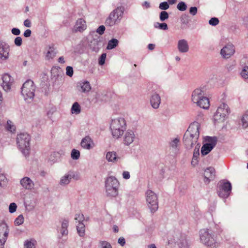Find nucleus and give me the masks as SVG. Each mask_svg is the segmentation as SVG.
I'll return each instance as SVG.
<instances>
[{
  "mask_svg": "<svg viewBox=\"0 0 248 248\" xmlns=\"http://www.w3.org/2000/svg\"><path fill=\"white\" fill-rule=\"evenodd\" d=\"M2 80L1 85L3 89L6 92L10 91L14 81L13 78L8 74H4L2 77Z\"/></svg>",
  "mask_w": 248,
  "mask_h": 248,
  "instance_id": "9b49d317",
  "label": "nucleus"
},
{
  "mask_svg": "<svg viewBox=\"0 0 248 248\" xmlns=\"http://www.w3.org/2000/svg\"><path fill=\"white\" fill-rule=\"evenodd\" d=\"M180 142V140L176 138L173 140H172L170 143V145L172 150V151L175 153L176 154L178 152L179 149L178 148V146Z\"/></svg>",
  "mask_w": 248,
  "mask_h": 248,
  "instance_id": "c756f323",
  "label": "nucleus"
},
{
  "mask_svg": "<svg viewBox=\"0 0 248 248\" xmlns=\"http://www.w3.org/2000/svg\"><path fill=\"white\" fill-rule=\"evenodd\" d=\"M204 182L205 184H209L211 180H214L215 177V170L213 167L207 168L204 174Z\"/></svg>",
  "mask_w": 248,
  "mask_h": 248,
  "instance_id": "4468645a",
  "label": "nucleus"
},
{
  "mask_svg": "<svg viewBox=\"0 0 248 248\" xmlns=\"http://www.w3.org/2000/svg\"><path fill=\"white\" fill-rule=\"evenodd\" d=\"M183 143L187 150L191 149L193 145L197 144L198 141H194L191 138L188 137H186L185 136L183 137Z\"/></svg>",
  "mask_w": 248,
  "mask_h": 248,
  "instance_id": "bb28decb",
  "label": "nucleus"
},
{
  "mask_svg": "<svg viewBox=\"0 0 248 248\" xmlns=\"http://www.w3.org/2000/svg\"><path fill=\"white\" fill-rule=\"evenodd\" d=\"M9 46L5 42L0 41V58L2 60H7L9 57Z\"/></svg>",
  "mask_w": 248,
  "mask_h": 248,
  "instance_id": "ddd939ff",
  "label": "nucleus"
},
{
  "mask_svg": "<svg viewBox=\"0 0 248 248\" xmlns=\"http://www.w3.org/2000/svg\"><path fill=\"white\" fill-rule=\"evenodd\" d=\"M159 8L161 10H166L169 8V3L167 1L161 2L159 4Z\"/></svg>",
  "mask_w": 248,
  "mask_h": 248,
  "instance_id": "3c124183",
  "label": "nucleus"
},
{
  "mask_svg": "<svg viewBox=\"0 0 248 248\" xmlns=\"http://www.w3.org/2000/svg\"><path fill=\"white\" fill-rule=\"evenodd\" d=\"M24 248H34V244L31 241L26 240L24 243Z\"/></svg>",
  "mask_w": 248,
  "mask_h": 248,
  "instance_id": "bf43d9fd",
  "label": "nucleus"
},
{
  "mask_svg": "<svg viewBox=\"0 0 248 248\" xmlns=\"http://www.w3.org/2000/svg\"><path fill=\"white\" fill-rule=\"evenodd\" d=\"M234 52V46L232 44H228L221 49L220 54L224 58L227 59L232 56Z\"/></svg>",
  "mask_w": 248,
  "mask_h": 248,
  "instance_id": "f8f14e48",
  "label": "nucleus"
},
{
  "mask_svg": "<svg viewBox=\"0 0 248 248\" xmlns=\"http://www.w3.org/2000/svg\"><path fill=\"white\" fill-rule=\"evenodd\" d=\"M68 226V220L67 219H64L62 223V229H67Z\"/></svg>",
  "mask_w": 248,
  "mask_h": 248,
  "instance_id": "0e129e2a",
  "label": "nucleus"
},
{
  "mask_svg": "<svg viewBox=\"0 0 248 248\" xmlns=\"http://www.w3.org/2000/svg\"><path fill=\"white\" fill-rule=\"evenodd\" d=\"M205 140L206 141L205 143L206 144H208L213 148L216 146L217 141V139L216 137L207 136L205 138Z\"/></svg>",
  "mask_w": 248,
  "mask_h": 248,
  "instance_id": "7c9ffc66",
  "label": "nucleus"
},
{
  "mask_svg": "<svg viewBox=\"0 0 248 248\" xmlns=\"http://www.w3.org/2000/svg\"><path fill=\"white\" fill-rule=\"evenodd\" d=\"M9 232L8 226L2 221L0 222V248H3Z\"/></svg>",
  "mask_w": 248,
  "mask_h": 248,
  "instance_id": "9d476101",
  "label": "nucleus"
},
{
  "mask_svg": "<svg viewBox=\"0 0 248 248\" xmlns=\"http://www.w3.org/2000/svg\"><path fill=\"white\" fill-rule=\"evenodd\" d=\"M15 45L17 46H20L22 44V39L21 37H16L14 40Z\"/></svg>",
  "mask_w": 248,
  "mask_h": 248,
  "instance_id": "4d7b16f0",
  "label": "nucleus"
},
{
  "mask_svg": "<svg viewBox=\"0 0 248 248\" xmlns=\"http://www.w3.org/2000/svg\"><path fill=\"white\" fill-rule=\"evenodd\" d=\"M75 219L78 222V223H83V221L85 219L84 215L81 214H76L75 215Z\"/></svg>",
  "mask_w": 248,
  "mask_h": 248,
  "instance_id": "8fccbe9b",
  "label": "nucleus"
},
{
  "mask_svg": "<svg viewBox=\"0 0 248 248\" xmlns=\"http://www.w3.org/2000/svg\"><path fill=\"white\" fill-rule=\"evenodd\" d=\"M66 74L67 76L72 77L73 75V69L72 66H68L66 68Z\"/></svg>",
  "mask_w": 248,
  "mask_h": 248,
  "instance_id": "6e6d98bb",
  "label": "nucleus"
},
{
  "mask_svg": "<svg viewBox=\"0 0 248 248\" xmlns=\"http://www.w3.org/2000/svg\"><path fill=\"white\" fill-rule=\"evenodd\" d=\"M100 245L101 248H112L110 244L105 241H100Z\"/></svg>",
  "mask_w": 248,
  "mask_h": 248,
  "instance_id": "864d4df0",
  "label": "nucleus"
},
{
  "mask_svg": "<svg viewBox=\"0 0 248 248\" xmlns=\"http://www.w3.org/2000/svg\"><path fill=\"white\" fill-rule=\"evenodd\" d=\"M161 102L160 97L158 94L154 93L150 97V103L152 107L155 109L159 108Z\"/></svg>",
  "mask_w": 248,
  "mask_h": 248,
  "instance_id": "412c9836",
  "label": "nucleus"
},
{
  "mask_svg": "<svg viewBox=\"0 0 248 248\" xmlns=\"http://www.w3.org/2000/svg\"><path fill=\"white\" fill-rule=\"evenodd\" d=\"M111 187H119V183L117 179L114 176H109L107 178L105 181V186Z\"/></svg>",
  "mask_w": 248,
  "mask_h": 248,
  "instance_id": "393cba45",
  "label": "nucleus"
},
{
  "mask_svg": "<svg viewBox=\"0 0 248 248\" xmlns=\"http://www.w3.org/2000/svg\"><path fill=\"white\" fill-rule=\"evenodd\" d=\"M31 136L27 133L18 134L16 137V143L23 155L26 156L29 155L30 151Z\"/></svg>",
  "mask_w": 248,
  "mask_h": 248,
  "instance_id": "7ed1b4c3",
  "label": "nucleus"
},
{
  "mask_svg": "<svg viewBox=\"0 0 248 248\" xmlns=\"http://www.w3.org/2000/svg\"><path fill=\"white\" fill-rule=\"evenodd\" d=\"M106 58V54L103 53L101 54L99 58L98 63L99 65H103L105 63V59Z\"/></svg>",
  "mask_w": 248,
  "mask_h": 248,
  "instance_id": "13d9d810",
  "label": "nucleus"
},
{
  "mask_svg": "<svg viewBox=\"0 0 248 248\" xmlns=\"http://www.w3.org/2000/svg\"><path fill=\"white\" fill-rule=\"evenodd\" d=\"M102 37L95 35L91 41V45L93 46V50H96L101 47L102 45Z\"/></svg>",
  "mask_w": 248,
  "mask_h": 248,
  "instance_id": "6ab92c4d",
  "label": "nucleus"
},
{
  "mask_svg": "<svg viewBox=\"0 0 248 248\" xmlns=\"http://www.w3.org/2000/svg\"><path fill=\"white\" fill-rule=\"evenodd\" d=\"M178 245L181 248H188V242L185 235H182L178 242Z\"/></svg>",
  "mask_w": 248,
  "mask_h": 248,
  "instance_id": "2f4dec72",
  "label": "nucleus"
},
{
  "mask_svg": "<svg viewBox=\"0 0 248 248\" xmlns=\"http://www.w3.org/2000/svg\"><path fill=\"white\" fill-rule=\"evenodd\" d=\"M201 242L207 246L216 247V239L215 235L209 232L208 229H202L200 232Z\"/></svg>",
  "mask_w": 248,
  "mask_h": 248,
  "instance_id": "423d86ee",
  "label": "nucleus"
},
{
  "mask_svg": "<svg viewBox=\"0 0 248 248\" xmlns=\"http://www.w3.org/2000/svg\"><path fill=\"white\" fill-rule=\"evenodd\" d=\"M242 122L243 127L247 128L248 127V114L244 115L242 118Z\"/></svg>",
  "mask_w": 248,
  "mask_h": 248,
  "instance_id": "49530a36",
  "label": "nucleus"
},
{
  "mask_svg": "<svg viewBox=\"0 0 248 248\" xmlns=\"http://www.w3.org/2000/svg\"><path fill=\"white\" fill-rule=\"evenodd\" d=\"M230 113V110L228 106L225 103H222L217 108L214 115V119L215 121L222 122Z\"/></svg>",
  "mask_w": 248,
  "mask_h": 248,
  "instance_id": "1a4fd4ad",
  "label": "nucleus"
},
{
  "mask_svg": "<svg viewBox=\"0 0 248 248\" xmlns=\"http://www.w3.org/2000/svg\"><path fill=\"white\" fill-rule=\"evenodd\" d=\"M36 86L32 80L28 79L23 84L21 94L24 100L28 103H31L33 99Z\"/></svg>",
  "mask_w": 248,
  "mask_h": 248,
  "instance_id": "20e7f679",
  "label": "nucleus"
},
{
  "mask_svg": "<svg viewBox=\"0 0 248 248\" xmlns=\"http://www.w3.org/2000/svg\"><path fill=\"white\" fill-rule=\"evenodd\" d=\"M77 230L80 237H83L85 235V226L83 223H78L77 226Z\"/></svg>",
  "mask_w": 248,
  "mask_h": 248,
  "instance_id": "e433bc0d",
  "label": "nucleus"
},
{
  "mask_svg": "<svg viewBox=\"0 0 248 248\" xmlns=\"http://www.w3.org/2000/svg\"><path fill=\"white\" fill-rule=\"evenodd\" d=\"M146 195L148 206L150 209L151 212L154 213L158 208L157 195L151 190H147Z\"/></svg>",
  "mask_w": 248,
  "mask_h": 248,
  "instance_id": "0eeeda50",
  "label": "nucleus"
},
{
  "mask_svg": "<svg viewBox=\"0 0 248 248\" xmlns=\"http://www.w3.org/2000/svg\"><path fill=\"white\" fill-rule=\"evenodd\" d=\"M31 30L30 29H27L24 31L23 35H24V37H29L31 36Z\"/></svg>",
  "mask_w": 248,
  "mask_h": 248,
  "instance_id": "774afa93",
  "label": "nucleus"
},
{
  "mask_svg": "<svg viewBox=\"0 0 248 248\" xmlns=\"http://www.w3.org/2000/svg\"><path fill=\"white\" fill-rule=\"evenodd\" d=\"M184 136H185L186 137L191 138L194 141H198L199 138V137H195L194 134H191L187 131H186Z\"/></svg>",
  "mask_w": 248,
  "mask_h": 248,
  "instance_id": "09e8293b",
  "label": "nucleus"
},
{
  "mask_svg": "<svg viewBox=\"0 0 248 248\" xmlns=\"http://www.w3.org/2000/svg\"><path fill=\"white\" fill-rule=\"evenodd\" d=\"M80 145L85 149L90 150L94 147V143L92 139L88 136L82 139Z\"/></svg>",
  "mask_w": 248,
  "mask_h": 248,
  "instance_id": "f3484780",
  "label": "nucleus"
},
{
  "mask_svg": "<svg viewBox=\"0 0 248 248\" xmlns=\"http://www.w3.org/2000/svg\"><path fill=\"white\" fill-rule=\"evenodd\" d=\"M204 91L201 88L196 89L192 93L191 99L193 103L203 109H207L209 108V99L204 96Z\"/></svg>",
  "mask_w": 248,
  "mask_h": 248,
  "instance_id": "f03ea898",
  "label": "nucleus"
},
{
  "mask_svg": "<svg viewBox=\"0 0 248 248\" xmlns=\"http://www.w3.org/2000/svg\"><path fill=\"white\" fill-rule=\"evenodd\" d=\"M11 32L15 35H19L20 33V30L18 28H14L11 30Z\"/></svg>",
  "mask_w": 248,
  "mask_h": 248,
  "instance_id": "680f3d73",
  "label": "nucleus"
},
{
  "mask_svg": "<svg viewBox=\"0 0 248 248\" xmlns=\"http://www.w3.org/2000/svg\"><path fill=\"white\" fill-rule=\"evenodd\" d=\"M119 41L117 39L113 38L109 40L107 46V49L111 50L116 47L118 45Z\"/></svg>",
  "mask_w": 248,
  "mask_h": 248,
  "instance_id": "c9c22d12",
  "label": "nucleus"
},
{
  "mask_svg": "<svg viewBox=\"0 0 248 248\" xmlns=\"http://www.w3.org/2000/svg\"><path fill=\"white\" fill-rule=\"evenodd\" d=\"M71 157L73 159H78L80 157V152L78 150L73 149L71 153Z\"/></svg>",
  "mask_w": 248,
  "mask_h": 248,
  "instance_id": "ea45409f",
  "label": "nucleus"
},
{
  "mask_svg": "<svg viewBox=\"0 0 248 248\" xmlns=\"http://www.w3.org/2000/svg\"><path fill=\"white\" fill-rule=\"evenodd\" d=\"M118 242L121 246H124L125 244V239L123 237H120L118 239Z\"/></svg>",
  "mask_w": 248,
  "mask_h": 248,
  "instance_id": "69168bd1",
  "label": "nucleus"
},
{
  "mask_svg": "<svg viewBox=\"0 0 248 248\" xmlns=\"http://www.w3.org/2000/svg\"><path fill=\"white\" fill-rule=\"evenodd\" d=\"M135 139V134L131 130H128L124 136V143L126 145H129L132 143Z\"/></svg>",
  "mask_w": 248,
  "mask_h": 248,
  "instance_id": "5701e85b",
  "label": "nucleus"
},
{
  "mask_svg": "<svg viewBox=\"0 0 248 248\" xmlns=\"http://www.w3.org/2000/svg\"><path fill=\"white\" fill-rule=\"evenodd\" d=\"M106 193L108 196L115 197L118 194V188L105 186Z\"/></svg>",
  "mask_w": 248,
  "mask_h": 248,
  "instance_id": "a878e982",
  "label": "nucleus"
},
{
  "mask_svg": "<svg viewBox=\"0 0 248 248\" xmlns=\"http://www.w3.org/2000/svg\"><path fill=\"white\" fill-rule=\"evenodd\" d=\"M7 179L3 174L0 173V187H4L6 186Z\"/></svg>",
  "mask_w": 248,
  "mask_h": 248,
  "instance_id": "a19ab883",
  "label": "nucleus"
},
{
  "mask_svg": "<svg viewBox=\"0 0 248 248\" xmlns=\"http://www.w3.org/2000/svg\"><path fill=\"white\" fill-rule=\"evenodd\" d=\"M213 148L210 146L208 144L206 143L203 144L201 148L202 155L204 156L208 154L212 150Z\"/></svg>",
  "mask_w": 248,
  "mask_h": 248,
  "instance_id": "f704fd0d",
  "label": "nucleus"
},
{
  "mask_svg": "<svg viewBox=\"0 0 248 248\" xmlns=\"http://www.w3.org/2000/svg\"><path fill=\"white\" fill-rule=\"evenodd\" d=\"M177 8L180 11H184L186 10L187 5L185 2L181 1L177 4Z\"/></svg>",
  "mask_w": 248,
  "mask_h": 248,
  "instance_id": "a18cd8bd",
  "label": "nucleus"
},
{
  "mask_svg": "<svg viewBox=\"0 0 248 248\" xmlns=\"http://www.w3.org/2000/svg\"><path fill=\"white\" fill-rule=\"evenodd\" d=\"M200 147V144L199 143L196 144V146L195 147L192 160L191 161V164L195 166L198 164V158L200 155L199 153V149Z\"/></svg>",
  "mask_w": 248,
  "mask_h": 248,
  "instance_id": "cd10ccee",
  "label": "nucleus"
},
{
  "mask_svg": "<svg viewBox=\"0 0 248 248\" xmlns=\"http://www.w3.org/2000/svg\"><path fill=\"white\" fill-rule=\"evenodd\" d=\"M105 31V27L104 25L100 26L96 30V32L100 35H102Z\"/></svg>",
  "mask_w": 248,
  "mask_h": 248,
  "instance_id": "052dcab7",
  "label": "nucleus"
},
{
  "mask_svg": "<svg viewBox=\"0 0 248 248\" xmlns=\"http://www.w3.org/2000/svg\"><path fill=\"white\" fill-rule=\"evenodd\" d=\"M154 27L160 30H167L168 29V25L165 23L155 22L154 23Z\"/></svg>",
  "mask_w": 248,
  "mask_h": 248,
  "instance_id": "58836bf2",
  "label": "nucleus"
},
{
  "mask_svg": "<svg viewBox=\"0 0 248 248\" xmlns=\"http://www.w3.org/2000/svg\"><path fill=\"white\" fill-rule=\"evenodd\" d=\"M72 175L71 174L68 173L62 176L60 180V184L61 185H65L68 184L72 178Z\"/></svg>",
  "mask_w": 248,
  "mask_h": 248,
  "instance_id": "72a5a7b5",
  "label": "nucleus"
},
{
  "mask_svg": "<svg viewBox=\"0 0 248 248\" xmlns=\"http://www.w3.org/2000/svg\"><path fill=\"white\" fill-rule=\"evenodd\" d=\"M123 177L125 179H128L130 177L129 172L127 171H124L123 173Z\"/></svg>",
  "mask_w": 248,
  "mask_h": 248,
  "instance_id": "338daca9",
  "label": "nucleus"
},
{
  "mask_svg": "<svg viewBox=\"0 0 248 248\" xmlns=\"http://www.w3.org/2000/svg\"><path fill=\"white\" fill-rule=\"evenodd\" d=\"M177 48L181 53H186L189 50V46L187 41L186 39H181L178 41Z\"/></svg>",
  "mask_w": 248,
  "mask_h": 248,
  "instance_id": "aec40b11",
  "label": "nucleus"
},
{
  "mask_svg": "<svg viewBox=\"0 0 248 248\" xmlns=\"http://www.w3.org/2000/svg\"><path fill=\"white\" fill-rule=\"evenodd\" d=\"M24 218L22 215H20L15 220V224L16 225H20L24 223Z\"/></svg>",
  "mask_w": 248,
  "mask_h": 248,
  "instance_id": "c03bdc74",
  "label": "nucleus"
},
{
  "mask_svg": "<svg viewBox=\"0 0 248 248\" xmlns=\"http://www.w3.org/2000/svg\"><path fill=\"white\" fill-rule=\"evenodd\" d=\"M46 49L47 51L45 56L46 60H49L53 59L55 57L57 52L53 44H51L47 46L46 47Z\"/></svg>",
  "mask_w": 248,
  "mask_h": 248,
  "instance_id": "a211bd4d",
  "label": "nucleus"
},
{
  "mask_svg": "<svg viewBox=\"0 0 248 248\" xmlns=\"http://www.w3.org/2000/svg\"><path fill=\"white\" fill-rule=\"evenodd\" d=\"M106 159L108 162H116L118 160L120 159L121 158L118 157L116 155V153L115 152H108L107 153L106 156Z\"/></svg>",
  "mask_w": 248,
  "mask_h": 248,
  "instance_id": "c85d7f7f",
  "label": "nucleus"
},
{
  "mask_svg": "<svg viewBox=\"0 0 248 248\" xmlns=\"http://www.w3.org/2000/svg\"><path fill=\"white\" fill-rule=\"evenodd\" d=\"M169 17L168 13L165 11H161L159 14V19L162 22L167 20Z\"/></svg>",
  "mask_w": 248,
  "mask_h": 248,
  "instance_id": "37998d69",
  "label": "nucleus"
},
{
  "mask_svg": "<svg viewBox=\"0 0 248 248\" xmlns=\"http://www.w3.org/2000/svg\"><path fill=\"white\" fill-rule=\"evenodd\" d=\"M241 77L244 79H248V66H244L240 73Z\"/></svg>",
  "mask_w": 248,
  "mask_h": 248,
  "instance_id": "79ce46f5",
  "label": "nucleus"
},
{
  "mask_svg": "<svg viewBox=\"0 0 248 248\" xmlns=\"http://www.w3.org/2000/svg\"><path fill=\"white\" fill-rule=\"evenodd\" d=\"M189 13L192 15L195 16L197 13V8L196 7H191L189 9Z\"/></svg>",
  "mask_w": 248,
  "mask_h": 248,
  "instance_id": "e2e57ef3",
  "label": "nucleus"
},
{
  "mask_svg": "<svg viewBox=\"0 0 248 248\" xmlns=\"http://www.w3.org/2000/svg\"><path fill=\"white\" fill-rule=\"evenodd\" d=\"M79 84L82 92H89L91 89L90 84L89 82L87 81H85L83 82L80 83Z\"/></svg>",
  "mask_w": 248,
  "mask_h": 248,
  "instance_id": "473e14b6",
  "label": "nucleus"
},
{
  "mask_svg": "<svg viewBox=\"0 0 248 248\" xmlns=\"http://www.w3.org/2000/svg\"><path fill=\"white\" fill-rule=\"evenodd\" d=\"M181 28L184 30L189 27V16L188 15L183 14L180 17Z\"/></svg>",
  "mask_w": 248,
  "mask_h": 248,
  "instance_id": "b1692460",
  "label": "nucleus"
},
{
  "mask_svg": "<svg viewBox=\"0 0 248 248\" xmlns=\"http://www.w3.org/2000/svg\"><path fill=\"white\" fill-rule=\"evenodd\" d=\"M20 184L26 189H31L34 186L33 182L28 177H25L21 179Z\"/></svg>",
  "mask_w": 248,
  "mask_h": 248,
  "instance_id": "4be33fe9",
  "label": "nucleus"
},
{
  "mask_svg": "<svg viewBox=\"0 0 248 248\" xmlns=\"http://www.w3.org/2000/svg\"><path fill=\"white\" fill-rule=\"evenodd\" d=\"M232 191V184L227 180H221L217 184V192L218 196L226 199L229 197Z\"/></svg>",
  "mask_w": 248,
  "mask_h": 248,
  "instance_id": "39448f33",
  "label": "nucleus"
},
{
  "mask_svg": "<svg viewBox=\"0 0 248 248\" xmlns=\"http://www.w3.org/2000/svg\"><path fill=\"white\" fill-rule=\"evenodd\" d=\"M86 27L85 21L82 18H79L77 20L72 31L73 32H82L86 30Z\"/></svg>",
  "mask_w": 248,
  "mask_h": 248,
  "instance_id": "dca6fc26",
  "label": "nucleus"
},
{
  "mask_svg": "<svg viewBox=\"0 0 248 248\" xmlns=\"http://www.w3.org/2000/svg\"><path fill=\"white\" fill-rule=\"evenodd\" d=\"M17 205L15 202L11 203L9 206V211L10 213H13L16 211Z\"/></svg>",
  "mask_w": 248,
  "mask_h": 248,
  "instance_id": "603ef678",
  "label": "nucleus"
},
{
  "mask_svg": "<svg viewBox=\"0 0 248 248\" xmlns=\"http://www.w3.org/2000/svg\"><path fill=\"white\" fill-rule=\"evenodd\" d=\"M124 9L123 7H118L110 13L109 16L107 18L105 24L108 26H113L117 20H120L119 17H122Z\"/></svg>",
  "mask_w": 248,
  "mask_h": 248,
  "instance_id": "6e6552de",
  "label": "nucleus"
},
{
  "mask_svg": "<svg viewBox=\"0 0 248 248\" xmlns=\"http://www.w3.org/2000/svg\"><path fill=\"white\" fill-rule=\"evenodd\" d=\"M200 128V124L197 122L194 121L190 124L186 131L189 132L191 134H194L195 137L199 138V130Z\"/></svg>",
  "mask_w": 248,
  "mask_h": 248,
  "instance_id": "2eb2a0df",
  "label": "nucleus"
},
{
  "mask_svg": "<svg viewBox=\"0 0 248 248\" xmlns=\"http://www.w3.org/2000/svg\"><path fill=\"white\" fill-rule=\"evenodd\" d=\"M209 23L212 26H216L219 23V20L217 17H212L209 21Z\"/></svg>",
  "mask_w": 248,
  "mask_h": 248,
  "instance_id": "5fc2aeb1",
  "label": "nucleus"
},
{
  "mask_svg": "<svg viewBox=\"0 0 248 248\" xmlns=\"http://www.w3.org/2000/svg\"><path fill=\"white\" fill-rule=\"evenodd\" d=\"M71 111L72 113L75 114H78L80 112V106L78 102H76L72 105Z\"/></svg>",
  "mask_w": 248,
  "mask_h": 248,
  "instance_id": "4c0bfd02",
  "label": "nucleus"
},
{
  "mask_svg": "<svg viewBox=\"0 0 248 248\" xmlns=\"http://www.w3.org/2000/svg\"><path fill=\"white\" fill-rule=\"evenodd\" d=\"M59 157V153L54 152L50 155L49 160L52 163H54L57 161L56 158Z\"/></svg>",
  "mask_w": 248,
  "mask_h": 248,
  "instance_id": "de8ad7c7",
  "label": "nucleus"
},
{
  "mask_svg": "<svg viewBox=\"0 0 248 248\" xmlns=\"http://www.w3.org/2000/svg\"><path fill=\"white\" fill-rule=\"evenodd\" d=\"M110 128L113 137L117 139L119 138L126 130L125 120L122 117L113 119L110 124Z\"/></svg>",
  "mask_w": 248,
  "mask_h": 248,
  "instance_id": "f257e3e1",
  "label": "nucleus"
}]
</instances>
